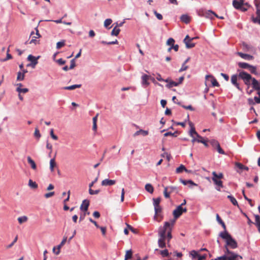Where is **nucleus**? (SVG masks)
<instances>
[{"mask_svg": "<svg viewBox=\"0 0 260 260\" xmlns=\"http://www.w3.org/2000/svg\"><path fill=\"white\" fill-rule=\"evenodd\" d=\"M248 70L252 74H253L254 75L257 74V73L256 72V67L255 66L250 65V67L248 68Z\"/></svg>", "mask_w": 260, "mask_h": 260, "instance_id": "nucleus-33", "label": "nucleus"}, {"mask_svg": "<svg viewBox=\"0 0 260 260\" xmlns=\"http://www.w3.org/2000/svg\"><path fill=\"white\" fill-rule=\"evenodd\" d=\"M244 4V0H240V1H238L237 0H234L233 1V5L234 7L239 10V8H241V5H243Z\"/></svg>", "mask_w": 260, "mask_h": 260, "instance_id": "nucleus-16", "label": "nucleus"}, {"mask_svg": "<svg viewBox=\"0 0 260 260\" xmlns=\"http://www.w3.org/2000/svg\"><path fill=\"white\" fill-rule=\"evenodd\" d=\"M12 58V55L10 53H7L6 57L5 58L2 59L1 60V61L4 62V61H6L7 60H8L10 59H11Z\"/></svg>", "mask_w": 260, "mask_h": 260, "instance_id": "nucleus-56", "label": "nucleus"}, {"mask_svg": "<svg viewBox=\"0 0 260 260\" xmlns=\"http://www.w3.org/2000/svg\"><path fill=\"white\" fill-rule=\"evenodd\" d=\"M89 205V201L88 200H84L82 201V204L80 206V210L84 211H86Z\"/></svg>", "mask_w": 260, "mask_h": 260, "instance_id": "nucleus-11", "label": "nucleus"}, {"mask_svg": "<svg viewBox=\"0 0 260 260\" xmlns=\"http://www.w3.org/2000/svg\"><path fill=\"white\" fill-rule=\"evenodd\" d=\"M17 240H18V236H16V237L15 238V239H14L13 241L11 242V244H10L9 245L7 246V247H6L7 248L9 249V248H11L14 245V244L17 242Z\"/></svg>", "mask_w": 260, "mask_h": 260, "instance_id": "nucleus-47", "label": "nucleus"}, {"mask_svg": "<svg viewBox=\"0 0 260 260\" xmlns=\"http://www.w3.org/2000/svg\"><path fill=\"white\" fill-rule=\"evenodd\" d=\"M237 72L239 73L238 74H234L231 76V81L232 84L239 91H241L242 88L238 82V79L242 80L244 84L248 87H249L251 85V81H252L253 78L249 74L243 70H238Z\"/></svg>", "mask_w": 260, "mask_h": 260, "instance_id": "nucleus-1", "label": "nucleus"}, {"mask_svg": "<svg viewBox=\"0 0 260 260\" xmlns=\"http://www.w3.org/2000/svg\"><path fill=\"white\" fill-rule=\"evenodd\" d=\"M145 188L147 191L150 193H152L154 190L153 186L149 183H147L145 185Z\"/></svg>", "mask_w": 260, "mask_h": 260, "instance_id": "nucleus-26", "label": "nucleus"}, {"mask_svg": "<svg viewBox=\"0 0 260 260\" xmlns=\"http://www.w3.org/2000/svg\"><path fill=\"white\" fill-rule=\"evenodd\" d=\"M212 180L214 184L217 186L216 189L218 191H220V188L223 187L222 182L219 179L212 178Z\"/></svg>", "mask_w": 260, "mask_h": 260, "instance_id": "nucleus-14", "label": "nucleus"}, {"mask_svg": "<svg viewBox=\"0 0 260 260\" xmlns=\"http://www.w3.org/2000/svg\"><path fill=\"white\" fill-rule=\"evenodd\" d=\"M237 54L241 58L245 60H250L253 58V56L248 54L243 53L241 52H238Z\"/></svg>", "mask_w": 260, "mask_h": 260, "instance_id": "nucleus-13", "label": "nucleus"}, {"mask_svg": "<svg viewBox=\"0 0 260 260\" xmlns=\"http://www.w3.org/2000/svg\"><path fill=\"white\" fill-rule=\"evenodd\" d=\"M56 62L59 64V65H63L66 63V60L62 59V58H59L58 60H57Z\"/></svg>", "mask_w": 260, "mask_h": 260, "instance_id": "nucleus-64", "label": "nucleus"}, {"mask_svg": "<svg viewBox=\"0 0 260 260\" xmlns=\"http://www.w3.org/2000/svg\"><path fill=\"white\" fill-rule=\"evenodd\" d=\"M166 187H168V191H169V192L170 193L173 192V191H175V192H177V188L176 187V186H167Z\"/></svg>", "mask_w": 260, "mask_h": 260, "instance_id": "nucleus-44", "label": "nucleus"}, {"mask_svg": "<svg viewBox=\"0 0 260 260\" xmlns=\"http://www.w3.org/2000/svg\"><path fill=\"white\" fill-rule=\"evenodd\" d=\"M81 86V84H74L69 86L63 87L62 89L64 90H74L76 88H80Z\"/></svg>", "mask_w": 260, "mask_h": 260, "instance_id": "nucleus-20", "label": "nucleus"}, {"mask_svg": "<svg viewBox=\"0 0 260 260\" xmlns=\"http://www.w3.org/2000/svg\"><path fill=\"white\" fill-rule=\"evenodd\" d=\"M67 240V237H63L62 241L61 243L57 246V250L56 252H55V247H54L53 248V252L56 254L58 255L60 253V249L61 247L65 244Z\"/></svg>", "mask_w": 260, "mask_h": 260, "instance_id": "nucleus-10", "label": "nucleus"}, {"mask_svg": "<svg viewBox=\"0 0 260 260\" xmlns=\"http://www.w3.org/2000/svg\"><path fill=\"white\" fill-rule=\"evenodd\" d=\"M40 58V56H38L37 57L34 56L32 55H29L27 57V59L29 61H30V63L27 64V67H31L32 68H35L36 66L38 63V59Z\"/></svg>", "mask_w": 260, "mask_h": 260, "instance_id": "nucleus-6", "label": "nucleus"}, {"mask_svg": "<svg viewBox=\"0 0 260 260\" xmlns=\"http://www.w3.org/2000/svg\"><path fill=\"white\" fill-rule=\"evenodd\" d=\"M140 134H142L144 136H146L148 135V131L143 130V129H140V130L137 131L134 134V136L136 137V136H138V135H139Z\"/></svg>", "mask_w": 260, "mask_h": 260, "instance_id": "nucleus-22", "label": "nucleus"}, {"mask_svg": "<svg viewBox=\"0 0 260 260\" xmlns=\"http://www.w3.org/2000/svg\"><path fill=\"white\" fill-rule=\"evenodd\" d=\"M54 193H55V192L54 191L50 192L45 193L44 194V197L48 199V198H49L51 197L53 195H54Z\"/></svg>", "mask_w": 260, "mask_h": 260, "instance_id": "nucleus-60", "label": "nucleus"}, {"mask_svg": "<svg viewBox=\"0 0 260 260\" xmlns=\"http://www.w3.org/2000/svg\"><path fill=\"white\" fill-rule=\"evenodd\" d=\"M100 189L93 190L91 189V188H89V193L91 195L97 194L100 192Z\"/></svg>", "mask_w": 260, "mask_h": 260, "instance_id": "nucleus-45", "label": "nucleus"}, {"mask_svg": "<svg viewBox=\"0 0 260 260\" xmlns=\"http://www.w3.org/2000/svg\"><path fill=\"white\" fill-rule=\"evenodd\" d=\"M132 256V251L131 250H128L126 251L125 255V260H127L131 258Z\"/></svg>", "mask_w": 260, "mask_h": 260, "instance_id": "nucleus-42", "label": "nucleus"}, {"mask_svg": "<svg viewBox=\"0 0 260 260\" xmlns=\"http://www.w3.org/2000/svg\"><path fill=\"white\" fill-rule=\"evenodd\" d=\"M16 91L18 92L19 93L22 92L26 93L28 91V89L27 88H20L19 87H17L16 88Z\"/></svg>", "mask_w": 260, "mask_h": 260, "instance_id": "nucleus-39", "label": "nucleus"}, {"mask_svg": "<svg viewBox=\"0 0 260 260\" xmlns=\"http://www.w3.org/2000/svg\"><path fill=\"white\" fill-rule=\"evenodd\" d=\"M188 67L187 66H186V64L183 63L182 65L181 68H180V69L179 70V72H183L184 71L188 69Z\"/></svg>", "mask_w": 260, "mask_h": 260, "instance_id": "nucleus-59", "label": "nucleus"}, {"mask_svg": "<svg viewBox=\"0 0 260 260\" xmlns=\"http://www.w3.org/2000/svg\"><path fill=\"white\" fill-rule=\"evenodd\" d=\"M216 149L218 152L221 154H225V152L222 150L220 146V144H219L216 147Z\"/></svg>", "mask_w": 260, "mask_h": 260, "instance_id": "nucleus-46", "label": "nucleus"}, {"mask_svg": "<svg viewBox=\"0 0 260 260\" xmlns=\"http://www.w3.org/2000/svg\"><path fill=\"white\" fill-rule=\"evenodd\" d=\"M168 187H165V189H164V196H165V197L166 198H169L170 197V194L171 193L169 191H168Z\"/></svg>", "mask_w": 260, "mask_h": 260, "instance_id": "nucleus-49", "label": "nucleus"}, {"mask_svg": "<svg viewBox=\"0 0 260 260\" xmlns=\"http://www.w3.org/2000/svg\"><path fill=\"white\" fill-rule=\"evenodd\" d=\"M112 22V20L110 18L106 19L104 21V26L110 29L111 27H108Z\"/></svg>", "mask_w": 260, "mask_h": 260, "instance_id": "nucleus-31", "label": "nucleus"}, {"mask_svg": "<svg viewBox=\"0 0 260 260\" xmlns=\"http://www.w3.org/2000/svg\"><path fill=\"white\" fill-rule=\"evenodd\" d=\"M36 33L34 31H32L30 34V37L32 38L31 40L29 42V44H37L39 43V41L37 40L38 38H40L41 36L39 34V30L37 27L35 28Z\"/></svg>", "mask_w": 260, "mask_h": 260, "instance_id": "nucleus-5", "label": "nucleus"}, {"mask_svg": "<svg viewBox=\"0 0 260 260\" xmlns=\"http://www.w3.org/2000/svg\"><path fill=\"white\" fill-rule=\"evenodd\" d=\"M50 136L52 137V138L55 140H57L58 139L57 136L54 134L53 129H51L50 131Z\"/></svg>", "mask_w": 260, "mask_h": 260, "instance_id": "nucleus-62", "label": "nucleus"}, {"mask_svg": "<svg viewBox=\"0 0 260 260\" xmlns=\"http://www.w3.org/2000/svg\"><path fill=\"white\" fill-rule=\"evenodd\" d=\"M125 19H124L122 22H121L120 23L116 22L113 25H115V27H116L117 28L119 27H121L125 23Z\"/></svg>", "mask_w": 260, "mask_h": 260, "instance_id": "nucleus-61", "label": "nucleus"}, {"mask_svg": "<svg viewBox=\"0 0 260 260\" xmlns=\"http://www.w3.org/2000/svg\"><path fill=\"white\" fill-rule=\"evenodd\" d=\"M65 45V42L64 40H62L61 41L58 42L56 44V48L57 49H59L64 46Z\"/></svg>", "mask_w": 260, "mask_h": 260, "instance_id": "nucleus-43", "label": "nucleus"}, {"mask_svg": "<svg viewBox=\"0 0 260 260\" xmlns=\"http://www.w3.org/2000/svg\"><path fill=\"white\" fill-rule=\"evenodd\" d=\"M210 144L213 147H216L219 143L216 140L212 139L210 141Z\"/></svg>", "mask_w": 260, "mask_h": 260, "instance_id": "nucleus-48", "label": "nucleus"}, {"mask_svg": "<svg viewBox=\"0 0 260 260\" xmlns=\"http://www.w3.org/2000/svg\"><path fill=\"white\" fill-rule=\"evenodd\" d=\"M27 159V161L30 165L31 168L33 170H36L37 169V166L34 160H32L30 156H28Z\"/></svg>", "mask_w": 260, "mask_h": 260, "instance_id": "nucleus-24", "label": "nucleus"}, {"mask_svg": "<svg viewBox=\"0 0 260 260\" xmlns=\"http://www.w3.org/2000/svg\"><path fill=\"white\" fill-rule=\"evenodd\" d=\"M181 106L185 109H188L191 111L194 110L193 108L191 105H188V106L181 105Z\"/></svg>", "mask_w": 260, "mask_h": 260, "instance_id": "nucleus-63", "label": "nucleus"}, {"mask_svg": "<svg viewBox=\"0 0 260 260\" xmlns=\"http://www.w3.org/2000/svg\"><path fill=\"white\" fill-rule=\"evenodd\" d=\"M160 253L162 257H168L169 255V251L167 249H164L160 251Z\"/></svg>", "mask_w": 260, "mask_h": 260, "instance_id": "nucleus-38", "label": "nucleus"}, {"mask_svg": "<svg viewBox=\"0 0 260 260\" xmlns=\"http://www.w3.org/2000/svg\"><path fill=\"white\" fill-rule=\"evenodd\" d=\"M76 66V63H75V58H73L71 60V63H70V66L69 67V69L70 70H72Z\"/></svg>", "mask_w": 260, "mask_h": 260, "instance_id": "nucleus-54", "label": "nucleus"}, {"mask_svg": "<svg viewBox=\"0 0 260 260\" xmlns=\"http://www.w3.org/2000/svg\"><path fill=\"white\" fill-rule=\"evenodd\" d=\"M252 20L254 23H258L260 25V17H252Z\"/></svg>", "mask_w": 260, "mask_h": 260, "instance_id": "nucleus-53", "label": "nucleus"}, {"mask_svg": "<svg viewBox=\"0 0 260 260\" xmlns=\"http://www.w3.org/2000/svg\"><path fill=\"white\" fill-rule=\"evenodd\" d=\"M212 175H213L212 178H216L217 179H220L223 178V177L222 173H220L219 174H217L215 172H212Z\"/></svg>", "mask_w": 260, "mask_h": 260, "instance_id": "nucleus-32", "label": "nucleus"}, {"mask_svg": "<svg viewBox=\"0 0 260 260\" xmlns=\"http://www.w3.org/2000/svg\"><path fill=\"white\" fill-rule=\"evenodd\" d=\"M187 209L186 208H183L181 206H178L173 212V214L175 220L176 219L179 218L183 212H186Z\"/></svg>", "mask_w": 260, "mask_h": 260, "instance_id": "nucleus-4", "label": "nucleus"}, {"mask_svg": "<svg viewBox=\"0 0 260 260\" xmlns=\"http://www.w3.org/2000/svg\"><path fill=\"white\" fill-rule=\"evenodd\" d=\"M179 83H177L176 82L173 81H170L169 83L166 85V87L168 88H171L174 86H177L179 85Z\"/></svg>", "mask_w": 260, "mask_h": 260, "instance_id": "nucleus-27", "label": "nucleus"}, {"mask_svg": "<svg viewBox=\"0 0 260 260\" xmlns=\"http://www.w3.org/2000/svg\"><path fill=\"white\" fill-rule=\"evenodd\" d=\"M154 14L158 20L162 19V16L161 14L157 13L156 11H154Z\"/></svg>", "mask_w": 260, "mask_h": 260, "instance_id": "nucleus-58", "label": "nucleus"}, {"mask_svg": "<svg viewBox=\"0 0 260 260\" xmlns=\"http://www.w3.org/2000/svg\"><path fill=\"white\" fill-rule=\"evenodd\" d=\"M180 20L182 22L187 24L190 21V17L186 14H183L181 16Z\"/></svg>", "mask_w": 260, "mask_h": 260, "instance_id": "nucleus-21", "label": "nucleus"}, {"mask_svg": "<svg viewBox=\"0 0 260 260\" xmlns=\"http://www.w3.org/2000/svg\"><path fill=\"white\" fill-rule=\"evenodd\" d=\"M56 167V163L55 162V159L52 158L50 160V170L51 172L54 171V167Z\"/></svg>", "mask_w": 260, "mask_h": 260, "instance_id": "nucleus-25", "label": "nucleus"}, {"mask_svg": "<svg viewBox=\"0 0 260 260\" xmlns=\"http://www.w3.org/2000/svg\"><path fill=\"white\" fill-rule=\"evenodd\" d=\"M206 79L208 82H210L213 87H219V84L217 81L216 79L211 75H207L206 76Z\"/></svg>", "mask_w": 260, "mask_h": 260, "instance_id": "nucleus-8", "label": "nucleus"}, {"mask_svg": "<svg viewBox=\"0 0 260 260\" xmlns=\"http://www.w3.org/2000/svg\"><path fill=\"white\" fill-rule=\"evenodd\" d=\"M197 38V37L190 38L188 35H187L183 40V42L185 44L186 47L188 49L194 47L195 44L191 43V41Z\"/></svg>", "mask_w": 260, "mask_h": 260, "instance_id": "nucleus-7", "label": "nucleus"}, {"mask_svg": "<svg viewBox=\"0 0 260 260\" xmlns=\"http://www.w3.org/2000/svg\"><path fill=\"white\" fill-rule=\"evenodd\" d=\"M183 171L185 172H187V170L184 167V165H181L178 168H177L176 170V173H180L182 172Z\"/></svg>", "mask_w": 260, "mask_h": 260, "instance_id": "nucleus-28", "label": "nucleus"}, {"mask_svg": "<svg viewBox=\"0 0 260 260\" xmlns=\"http://www.w3.org/2000/svg\"><path fill=\"white\" fill-rule=\"evenodd\" d=\"M27 217L25 216H21L18 218V221L19 223L21 224L23 222L26 221Z\"/></svg>", "mask_w": 260, "mask_h": 260, "instance_id": "nucleus-40", "label": "nucleus"}, {"mask_svg": "<svg viewBox=\"0 0 260 260\" xmlns=\"http://www.w3.org/2000/svg\"><path fill=\"white\" fill-rule=\"evenodd\" d=\"M190 255L192 256V258H195L199 256V254L195 250H192L190 252Z\"/></svg>", "mask_w": 260, "mask_h": 260, "instance_id": "nucleus-50", "label": "nucleus"}, {"mask_svg": "<svg viewBox=\"0 0 260 260\" xmlns=\"http://www.w3.org/2000/svg\"><path fill=\"white\" fill-rule=\"evenodd\" d=\"M219 236L225 240L226 244L225 246H229L232 249H235L238 247L237 242L226 231L220 232Z\"/></svg>", "mask_w": 260, "mask_h": 260, "instance_id": "nucleus-3", "label": "nucleus"}, {"mask_svg": "<svg viewBox=\"0 0 260 260\" xmlns=\"http://www.w3.org/2000/svg\"><path fill=\"white\" fill-rule=\"evenodd\" d=\"M227 198L230 200L231 203L235 206H238V203L236 199L232 196L229 195Z\"/></svg>", "mask_w": 260, "mask_h": 260, "instance_id": "nucleus-29", "label": "nucleus"}, {"mask_svg": "<svg viewBox=\"0 0 260 260\" xmlns=\"http://www.w3.org/2000/svg\"><path fill=\"white\" fill-rule=\"evenodd\" d=\"M28 185L32 188H37L38 187V184L36 182L32 181L31 179L29 180Z\"/></svg>", "mask_w": 260, "mask_h": 260, "instance_id": "nucleus-35", "label": "nucleus"}, {"mask_svg": "<svg viewBox=\"0 0 260 260\" xmlns=\"http://www.w3.org/2000/svg\"><path fill=\"white\" fill-rule=\"evenodd\" d=\"M148 78V76L146 74H144L142 76V85L143 86L146 87L149 85V83L147 81Z\"/></svg>", "mask_w": 260, "mask_h": 260, "instance_id": "nucleus-19", "label": "nucleus"}, {"mask_svg": "<svg viewBox=\"0 0 260 260\" xmlns=\"http://www.w3.org/2000/svg\"><path fill=\"white\" fill-rule=\"evenodd\" d=\"M189 124L190 127V129L189 132V135L190 136V137H191L192 138H193V136H194V135H195L197 138H202V137L201 136H200L196 131V129H195V128L194 127L193 123L189 121Z\"/></svg>", "mask_w": 260, "mask_h": 260, "instance_id": "nucleus-9", "label": "nucleus"}, {"mask_svg": "<svg viewBox=\"0 0 260 260\" xmlns=\"http://www.w3.org/2000/svg\"><path fill=\"white\" fill-rule=\"evenodd\" d=\"M255 224L256 226H257V225H259V224H260V218H259V215H255Z\"/></svg>", "mask_w": 260, "mask_h": 260, "instance_id": "nucleus-57", "label": "nucleus"}, {"mask_svg": "<svg viewBox=\"0 0 260 260\" xmlns=\"http://www.w3.org/2000/svg\"><path fill=\"white\" fill-rule=\"evenodd\" d=\"M177 134H178V132L177 131H176L174 133H172V132H169L166 133L164 134V136L165 137L172 136V137H176L177 136Z\"/></svg>", "mask_w": 260, "mask_h": 260, "instance_id": "nucleus-34", "label": "nucleus"}, {"mask_svg": "<svg viewBox=\"0 0 260 260\" xmlns=\"http://www.w3.org/2000/svg\"><path fill=\"white\" fill-rule=\"evenodd\" d=\"M34 136L37 139H39L41 137V134L40 133L39 130L38 128H35V131L34 133Z\"/></svg>", "mask_w": 260, "mask_h": 260, "instance_id": "nucleus-51", "label": "nucleus"}, {"mask_svg": "<svg viewBox=\"0 0 260 260\" xmlns=\"http://www.w3.org/2000/svg\"><path fill=\"white\" fill-rule=\"evenodd\" d=\"M252 86L254 89L258 90L260 89V82H259L254 78L252 80Z\"/></svg>", "mask_w": 260, "mask_h": 260, "instance_id": "nucleus-17", "label": "nucleus"}, {"mask_svg": "<svg viewBox=\"0 0 260 260\" xmlns=\"http://www.w3.org/2000/svg\"><path fill=\"white\" fill-rule=\"evenodd\" d=\"M175 222V219H172L170 221H166L163 226H160L158 229V235L159 238L158 240V245L159 247L163 248L166 247V243L164 242L165 236L167 233L169 229L173 227Z\"/></svg>", "mask_w": 260, "mask_h": 260, "instance_id": "nucleus-2", "label": "nucleus"}, {"mask_svg": "<svg viewBox=\"0 0 260 260\" xmlns=\"http://www.w3.org/2000/svg\"><path fill=\"white\" fill-rule=\"evenodd\" d=\"M174 42H175V40L173 38H170L168 40V41L167 42V45H168L170 46H172V45H174Z\"/></svg>", "mask_w": 260, "mask_h": 260, "instance_id": "nucleus-55", "label": "nucleus"}, {"mask_svg": "<svg viewBox=\"0 0 260 260\" xmlns=\"http://www.w3.org/2000/svg\"><path fill=\"white\" fill-rule=\"evenodd\" d=\"M120 31V29L116 27H114L111 31L112 36H117Z\"/></svg>", "mask_w": 260, "mask_h": 260, "instance_id": "nucleus-30", "label": "nucleus"}, {"mask_svg": "<svg viewBox=\"0 0 260 260\" xmlns=\"http://www.w3.org/2000/svg\"><path fill=\"white\" fill-rule=\"evenodd\" d=\"M154 211H155V216L158 214L159 213L161 212V208L160 206H155L154 207Z\"/></svg>", "mask_w": 260, "mask_h": 260, "instance_id": "nucleus-52", "label": "nucleus"}, {"mask_svg": "<svg viewBox=\"0 0 260 260\" xmlns=\"http://www.w3.org/2000/svg\"><path fill=\"white\" fill-rule=\"evenodd\" d=\"M226 260H236L237 258H242V257L236 253L231 255H226Z\"/></svg>", "mask_w": 260, "mask_h": 260, "instance_id": "nucleus-18", "label": "nucleus"}, {"mask_svg": "<svg viewBox=\"0 0 260 260\" xmlns=\"http://www.w3.org/2000/svg\"><path fill=\"white\" fill-rule=\"evenodd\" d=\"M172 228V227H171L169 229V231L167 232V233L166 234L164 237V242H166V241H167L168 246H169V243L170 242V240L172 238V236L171 234Z\"/></svg>", "mask_w": 260, "mask_h": 260, "instance_id": "nucleus-12", "label": "nucleus"}, {"mask_svg": "<svg viewBox=\"0 0 260 260\" xmlns=\"http://www.w3.org/2000/svg\"><path fill=\"white\" fill-rule=\"evenodd\" d=\"M238 65L239 67L243 69H248V68L250 67V64H249L248 63L246 62H239L238 63Z\"/></svg>", "mask_w": 260, "mask_h": 260, "instance_id": "nucleus-23", "label": "nucleus"}, {"mask_svg": "<svg viewBox=\"0 0 260 260\" xmlns=\"http://www.w3.org/2000/svg\"><path fill=\"white\" fill-rule=\"evenodd\" d=\"M224 255H231V254H232L233 253H235V252L232 251H230L228 248V246H224Z\"/></svg>", "mask_w": 260, "mask_h": 260, "instance_id": "nucleus-36", "label": "nucleus"}, {"mask_svg": "<svg viewBox=\"0 0 260 260\" xmlns=\"http://www.w3.org/2000/svg\"><path fill=\"white\" fill-rule=\"evenodd\" d=\"M153 204L154 207L159 206V203L160 202V198H153Z\"/></svg>", "mask_w": 260, "mask_h": 260, "instance_id": "nucleus-37", "label": "nucleus"}, {"mask_svg": "<svg viewBox=\"0 0 260 260\" xmlns=\"http://www.w3.org/2000/svg\"><path fill=\"white\" fill-rule=\"evenodd\" d=\"M116 182L114 180H110L109 179H105L102 182V185L103 186H111L114 185Z\"/></svg>", "mask_w": 260, "mask_h": 260, "instance_id": "nucleus-15", "label": "nucleus"}, {"mask_svg": "<svg viewBox=\"0 0 260 260\" xmlns=\"http://www.w3.org/2000/svg\"><path fill=\"white\" fill-rule=\"evenodd\" d=\"M24 79V76L21 72L17 73V81H23Z\"/></svg>", "mask_w": 260, "mask_h": 260, "instance_id": "nucleus-41", "label": "nucleus"}]
</instances>
